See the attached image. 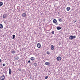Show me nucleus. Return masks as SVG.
<instances>
[{
    "instance_id": "nucleus-30",
    "label": "nucleus",
    "mask_w": 80,
    "mask_h": 80,
    "mask_svg": "<svg viewBox=\"0 0 80 80\" xmlns=\"http://www.w3.org/2000/svg\"><path fill=\"white\" fill-rule=\"evenodd\" d=\"M77 22V20H76L74 22V23H75V22Z\"/></svg>"
},
{
    "instance_id": "nucleus-32",
    "label": "nucleus",
    "mask_w": 80,
    "mask_h": 80,
    "mask_svg": "<svg viewBox=\"0 0 80 80\" xmlns=\"http://www.w3.org/2000/svg\"><path fill=\"white\" fill-rule=\"evenodd\" d=\"M2 62V60L0 59V62Z\"/></svg>"
},
{
    "instance_id": "nucleus-17",
    "label": "nucleus",
    "mask_w": 80,
    "mask_h": 80,
    "mask_svg": "<svg viewBox=\"0 0 80 80\" xmlns=\"http://www.w3.org/2000/svg\"><path fill=\"white\" fill-rule=\"evenodd\" d=\"M33 65L34 66H35V67H36V66H37V63L36 62H35L33 63Z\"/></svg>"
},
{
    "instance_id": "nucleus-19",
    "label": "nucleus",
    "mask_w": 80,
    "mask_h": 80,
    "mask_svg": "<svg viewBox=\"0 0 80 80\" xmlns=\"http://www.w3.org/2000/svg\"><path fill=\"white\" fill-rule=\"evenodd\" d=\"M12 39H14L15 38V35H12Z\"/></svg>"
},
{
    "instance_id": "nucleus-5",
    "label": "nucleus",
    "mask_w": 80,
    "mask_h": 80,
    "mask_svg": "<svg viewBox=\"0 0 80 80\" xmlns=\"http://www.w3.org/2000/svg\"><path fill=\"white\" fill-rule=\"evenodd\" d=\"M22 17H26V13H23L22 14Z\"/></svg>"
},
{
    "instance_id": "nucleus-23",
    "label": "nucleus",
    "mask_w": 80,
    "mask_h": 80,
    "mask_svg": "<svg viewBox=\"0 0 80 80\" xmlns=\"http://www.w3.org/2000/svg\"><path fill=\"white\" fill-rule=\"evenodd\" d=\"M51 33L52 34H54V31H52V32H51Z\"/></svg>"
},
{
    "instance_id": "nucleus-6",
    "label": "nucleus",
    "mask_w": 80,
    "mask_h": 80,
    "mask_svg": "<svg viewBox=\"0 0 80 80\" xmlns=\"http://www.w3.org/2000/svg\"><path fill=\"white\" fill-rule=\"evenodd\" d=\"M69 39L70 40H73V36L72 35L69 37Z\"/></svg>"
},
{
    "instance_id": "nucleus-14",
    "label": "nucleus",
    "mask_w": 80,
    "mask_h": 80,
    "mask_svg": "<svg viewBox=\"0 0 80 80\" xmlns=\"http://www.w3.org/2000/svg\"><path fill=\"white\" fill-rule=\"evenodd\" d=\"M3 5V2H0V7H2Z\"/></svg>"
},
{
    "instance_id": "nucleus-4",
    "label": "nucleus",
    "mask_w": 80,
    "mask_h": 80,
    "mask_svg": "<svg viewBox=\"0 0 80 80\" xmlns=\"http://www.w3.org/2000/svg\"><path fill=\"white\" fill-rule=\"evenodd\" d=\"M7 16V14H4L3 16V18H6Z\"/></svg>"
},
{
    "instance_id": "nucleus-29",
    "label": "nucleus",
    "mask_w": 80,
    "mask_h": 80,
    "mask_svg": "<svg viewBox=\"0 0 80 80\" xmlns=\"http://www.w3.org/2000/svg\"><path fill=\"white\" fill-rule=\"evenodd\" d=\"M18 70H19V71H21V70H22V69H21L20 68H19Z\"/></svg>"
},
{
    "instance_id": "nucleus-24",
    "label": "nucleus",
    "mask_w": 80,
    "mask_h": 80,
    "mask_svg": "<svg viewBox=\"0 0 80 80\" xmlns=\"http://www.w3.org/2000/svg\"><path fill=\"white\" fill-rule=\"evenodd\" d=\"M76 38V36H73V38Z\"/></svg>"
},
{
    "instance_id": "nucleus-13",
    "label": "nucleus",
    "mask_w": 80,
    "mask_h": 80,
    "mask_svg": "<svg viewBox=\"0 0 80 80\" xmlns=\"http://www.w3.org/2000/svg\"><path fill=\"white\" fill-rule=\"evenodd\" d=\"M51 50H53V49H54V47L53 45H51Z\"/></svg>"
},
{
    "instance_id": "nucleus-1",
    "label": "nucleus",
    "mask_w": 80,
    "mask_h": 80,
    "mask_svg": "<svg viewBox=\"0 0 80 80\" xmlns=\"http://www.w3.org/2000/svg\"><path fill=\"white\" fill-rule=\"evenodd\" d=\"M5 75H3L0 78V80H4V79H5Z\"/></svg>"
},
{
    "instance_id": "nucleus-15",
    "label": "nucleus",
    "mask_w": 80,
    "mask_h": 80,
    "mask_svg": "<svg viewBox=\"0 0 80 80\" xmlns=\"http://www.w3.org/2000/svg\"><path fill=\"white\" fill-rule=\"evenodd\" d=\"M3 28V25L2 24H0V28Z\"/></svg>"
},
{
    "instance_id": "nucleus-8",
    "label": "nucleus",
    "mask_w": 80,
    "mask_h": 80,
    "mask_svg": "<svg viewBox=\"0 0 80 80\" xmlns=\"http://www.w3.org/2000/svg\"><path fill=\"white\" fill-rule=\"evenodd\" d=\"M57 20H56V19H54L53 20V23H57Z\"/></svg>"
},
{
    "instance_id": "nucleus-27",
    "label": "nucleus",
    "mask_w": 80,
    "mask_h": 80,
    "mask_svg": "<svg viewBox=\"0 0 80 80\" xmlns=\"http://www.w3.org/2000/svg\"><path fill=\"white\" fill-rule=\"evenodd\" d=\"M56 23V25H57L58 24V22H56V23Z\"/></svg>"
},
{
    "instance_id": "nucleus-28",
    "label": "nucleus",
    "mask_w": 80,
    "mask_h": 80,
    "mask_svg": "<svg viewBox=\"0 0 80 80\" xmlns=\"http://www.w3.org/2000/svg\"><path fill=\"white\" fill-rule=\"evenodd\" d=\"M2 65H3V66H5V64H2Z\"/></svg>"
},
{
    "instance_id": "nucleus-3",
    "label": "nucleus",
    "mask_w": 80,
    "mask_h": 80,
    "mask_svg": "<svg viewBox=\"0 0 80 80\" xmlns=\"http://www.w3.org/2000/svg\"><path fill=\"white\" fill-rule=\"evenodd\" d=\"M37 47H38V48H40L41 47V44H40V43H38L37 44Z\"/></svg>"
},
{
    "instance_id": "nucleus-31",
    "label": "nucleus",
    "mask_w": 80,
    "mask_h": 80,
    "mask_svg": "<svg viewBox=\"0 0 80 80\" xmlns=\"http://www.w3.org/2000/svg\"><path fill=\"white\" fill-rule=\"evenodd\" d=\"M17 9H18V6L17 7Z\"/></svg>"
},
{
    "instance_id": "nucleus-25",
    "label": "nucleus",
    "mask_w": 80,
    "mask_h": 80,
    "mask_svg": "<svg viewBox=\"0 0 80 80\" xmlns=\"http://www.w3.org/2000/svg\"><path fill=\"white\" fill-rule=\"evenodd\" d=\"M30 78H32V79L33 78V77H32V76H30Z\"/></svg>"
},
{
    "instance_id": "nucleus-10",
    "label": "nucleus",
    "mask_w": 80,
    "mask_h": 80,
    "mask_svg": "<svg viewBox=\"0 0 80 80\" xmlns=\"http://www.w3.org/2000/svg\"><path fill=\"white\" fill-rule=\"evenodd\" d=\"M56 28L57 30H61V29H62V28L58 26Z\"/></svg>"
},
{
    "instance_id": "nucleus-20",
    "label": "nucleus",
    "mask_w": 80,
    "mask_h": 80,
    "mask_svg": "<svg viewBox=\"0 0 80 80\" xmlns=\"http://www.w3.org/2000/svg\"><path fill=\"white\" fill-rule=\"evenodd\" d=\"M58 20L59 22H62V18H58Z\"/></svg>"
},
{
    "instance_id": "nucleus-26",
    "label": "nucleus",
    "mask_w": 80,
    "mask_h": 80,
    "mask_svg": "<svg viewBox=\"0 0 80 80\" xmlns=\"http://www.w3.org/2000/svg\"><path fill=\"white\" fill-rule=\"evenodd\" d=\"M28 63H31V62H30V61H28Z\"/></svg>"
},
{
    "instance_id": "nucleus-11",
    "label": "nucleus",
    "mask_w": 80,
    "mask_h": 80,
    "mask_svg": "<svg viewBox=\"0 0 80 80\" xmlns=\"http://www.w3.org/2000/svg\"><path fill=\"white\" fill-rule=\"evenodd\" d=\"M46 65H50V62H46L45 63Z\"/></svg>"
},
{
    "instance_id": "nucleus-16",
    "label": "nucleus",
    "mask_w": 80,
    "mask_h": 80,
    "mask_svg": "<svg viewBox=\"0 0 80 80\" xmlns=\"http://www.w3.org/2000/svg\"><path fill=\"white\" fill-rule=\"evenodd\" d=\"M15 58L16 60H18L19 58V57H18L16 56Z\"/></svg>"
},
{
    "instance_id": "nucleus-21",
    "label": "nucleus",
    "mask_w": 80,
    "mask_h": 80,
    "mask_svg": "<svg viewBox=\"0 0 80 80\" xmlns=\"http://www.w3.org/2000/svg\"><path fill=\"white\" fill-rule=\"evenodd\" d=\"M47 54H50V52L49 51H47Z\"/></svg>"
},
{
    "instance_id": "nucleus-9",
    "label": "nucleus",
    "mask_w": 80,
    "mask_h": 80,
    "mask_svg": "<svg viewBox=\"0 0 80 80\" xmlns=\"http://www.w3.org/2000/svg\"><path fill=\"white\" fill-rule=\"evenodd\" d=\"M67 11H69V10H70V9H71V8H70V7H68L67 8Z\"/></svg>"
},
{
    "instance_id": "nucleus-18",
    "label": "nucleus",
    "mask_w": 80,
    "mask_h": 80,
    "mask_svg": "<svg viewBox=\"0 0 80 80\" xmlns=\"http://www.w3.org/2000/svg\"><path fill=\"white\" fill-rule=\"evenodd\" d=\"M11 53H13V54H14V53H15V51H11Z\"/></svg>"
},
{
    "instance_id": "nucleus-12",
    "label": "nucleus",
    "mask_w": 80,
    "mask_h": 80,
    "mask_svg": "<svg viewBox=\"0 0 80 80\" xmlns=\"http://www.w3.org/2000/svg\"><path fill=\"white\" fill-rule=\"evenodd\" d=\"M31 60H32V61H33V60H35V58L33 57H32L31 58H30Z\"/></svg>"
},
{
    "instance_id": "nucleus-22",
    "label": "nucleus",
    "mask_w": 80,
    "mask_h": 80,
    "mask_svg": "<svg viewBox=\"0 0 80 80\" xmlns=\"http://www.w3.org/2000/svg\"><path fill=\"white\" fill-rule=\"evenodd\" d=\"M48 78V76H47L45 77V79H47V78Z\"/></svg>"
},
{
    "instance_id": "nucleus-2",
    "label": "nucleus",
    "mask_w": 80,
    "mask_h": 80,
    "mask_svg": "<svg viewBox=\"0 0 80 80\" xmlns=\"http://www.w3.org/2000/svg\"><path fill=\"white\" fill-rule=\"evenodd\" d=\"M56 59L58 61H60V60H62V58L60 56H59Z\"/></svg>"
},
{
    "instance_id": "nucleus-7",
    "label": "nucleus",
    "mask_w": 80,
    "mask_h": 80,
    "mask_svg": "<svg viewBox=\"0 0 80 80\" xmlns=\"http://www.w3.org/2000/svg\"><path fill=\"white\" fill-rule=\"evenodd\" d=\"M9 75H11V74H12V73H11V72H12V70H11V69L9 68Z\"/></svg>"
}]
</instances>
